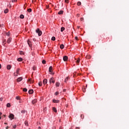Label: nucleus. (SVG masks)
<instances>
[{
    "mask_svg": "<svg viewBox=\"0 0 129 129\" xmlns=\"http://www.w3.org/2000/svg\"><path fill=\"white\" fill-rule=\"evenodd\" d=\"M21 113H25V110H22L21 111Z\"/></svg>",
    "mask_w": 129,
    "mask_h": 129,
    "instance_id": "nucleus-38",
    "label": "nucleus"
},
{
    "mask_svg": "<svg viewBox=\"0 0 129 129\" xmlns=\"http://www.w3.org/2000/svg\"><path fill=\"white\" fill-rule=\"evenodd\" d=\"M86 59H90V58H91V56H86Z\"/></svg>",
    "mask_w": 129,
    "mask_h": 129,
    "instance_id": "nucleus-34",
    "label": "nucleus"
},
{
    "mask_svg": "<svg viewBox=\"0 0 129 129\" xmlns=\"http://www.w3.org/2000/svg\"><path fill=\"white\" fill-rule=\"evenodd\" d=\"M42 64H46V60H42Z\"/></svg>",
    "mask_w": 129,
    "mask_h": 129,
    "instance_id": "nucleus-35",
    "label": "nucleus"
},
{
    "mask_svg": "<svg viewBox=\"0 0 129 129\" xmlns=\"http://www.w3.org/2000/svg\"><path fill=\"white\" fill-rule=\"evenodd\" d=\"M5 124H7V123H5Z\"/></svg>",
    "mask_w": 129,
    "mask_h": 129,
    "instance_id": "nucleus-62",
    "label": "nucleus"
},
{
    "mask_svg": "<svg viewBox=\"0 0 129 129\" xmlns=\"http://www.w3.org/2000/svg\"><path fill=\"white\" fill-rule=\"evenodd\" d=\"M0 119H2V117H0Z\"/></svg>",
    "mask_w": 129,
    "mask_h": 129,
    "instance_id": "nucleus-61",
    "label": "nucleus"
},
{
    "mask_svg": "<svg viewBox=\"0 0 129 129\" xmlns=\"http://www.w3.org/2000/svg\"><path fill=\"white\" fill-rule=\"evenodd\" d=\"M38 129H41V127L39 126V127H38Z\"/></svg>",
    "mask_w": 129,
    "mask_h": 129,
    "instance_id": "nucleus-58",
    "label": "nucleus"
},
{
    "mask_svg": "<svg viewBox=\"0 0 129 129\" xmlns=\"http://www.w3.org/2000/svg\"><path fill=\"white\" fill-rule=\"evenodd\" d=\"M7 107H11V104L10 103H7Z\"/></svg>",
    "mask_w": 129,
    "mask_h": 129,
    "instance_id": "nucleus-28",
    "label": "nucleus"
},
{
    "mask_svg": "<svg viewBox=\"0 0 129 129\" xmlns=\"http://www.w3.org/2000/svg\"><path fill=\"white\" fill-rule=\"evenodd\" d=\"M23 91L24 92H27V91H28V90L27 89V88H24L23 89Z\"/></svg>",
    "mask_w": 129,
    "mask_h": 129,
    "instance_id": "nucleus-30",
    "label": "nucleus"
},
{
    "mask_svg": "<svg viewBox=\"0 0 129 129\" xmlns=\"http://www.w3.org/2000/svg\"><path fill=\"white\" fill-rule=\"evenodd\" d=\"M38 85H39V86H42V82H40L38 83Z\"/></svg>",
    "mask_w": 129,
    "mask_h": 129,
    "instance_id": "nucleus-31",
    "label": "nucleus"
},
{
    "mask_svg": "<svg viewBox=\"0 0 129 129\" xmlns=\"http://www.w3.org/2000/svg\"><path fill=\"white\" fill-rule=\"evenodd\" d=\"M52 101L53 102H54V103H58V102H59V101L58 100L53 99Z\"/></svg>",
    "mask_w": 129,
    "mask_h": 129,
    "instance_id": "nucleus-12",
    "label": "nucleus"
},
{
    "mask_svg": "<svg viewBox=\"0 0 129 129\" xmlns=\"http://www.w3.org/2000/svg\"><path fill=\"white\" fill-rule=\"evenodd\" d=\"M59 2H61V0H60Z\"/></svg>",
    "mask_w": 129,
    "mask_h": 129,
    "instance_id": "nucleus-63",
    "label": "nucleus"
},
{
    "mask_svg": "<svg viewBox=\"0 0 129 129\" xmlns=\"http://www.w3.org/2000/svg\"><path fill=\"white\" fill-rule=\"evenodd\" d=\"M6 129H9V126H7Z\"/></svg>",
    "mask_w": 129,
    "mask_h": 129,
    "instance_id": "nucleus-55",
    "label": "nucleus"
},
{
    "mask_svg": "<svg viewBox=\"0 0 129 129\" xmlns=\"http://www.w3.org/2000/svg\"><path fill=\"white\" fill-rule=\"evenodd\" d=\"M10 42H12V38L9 37L7 40L8 44H10Z\"/></svg>",
    "mask_w": 129,
    "mask_h": 129,
    "instance_id": "nucleus-8",
    "label": "nucleus"
},
{
    "mask_svg": "<svg viewBox=\"0 0 129 129\" xmlns=\"http://www.w3.org/2000/svg\"><path fill=\"white\" fill-rule=\"evenodd\" d=\"M80 62V58H79L77 61H76V63H77V64H79V63Z\"/></svg>",
    "mask_w": 129,
    "mask_h": 129,
    "instance_id": "nucleus-27",
    "label": "nucleus"
},
{
    "mask_svg": "<svg viewBox=\"0 0 129 129\" xmlns=\"http://www.w3.org/2000/svg\"><path fill=\"white\" fill-rule=\"evenodd\" d=\"M52 110H53V111H54V112H57V109H56V108H55V107L52 108Z\"/></svg>",
    "mask_w": 129,
    "mask_h": 129,
    "instance_id": "nucleus-19",
    "label": "nucleus"
},
{
    "mask_svg": "<svg viewBox=\"0 0 129 129\" xmlns=\"http://www.w3.org/2000/svg\"><path fill=\"white\" fill-rule=\"evenodd\" d=\"M20 18V19H24V18H25V16H24L23 15H21Z\"/></svg>",
    "mask_w": 129,
    "mask_h": 129,
    "instance_id": "nucleus-25",
    "label": "nucleus"
},
{
    "mask_svg": "<svg viewBox=\"0 0 129 129\" xmlns=\"http://www.w3.org/2000/svg\"><path fill=\"white\" fill-rule=\"evenodd\" d=\"M13 127V128H16V127H17V125H15Z\"/></svg>",
    "mask_w": 129,
    "mask_h": 129,
    "instance_id": "nucleus-42",
    "label": "nucleus"
},
{
    "mask_svg": "<svg viewBox=\"0 0 129 129\" xmlns=\"http://www.w3.org/2000/svg\"><path fill=\"white\" fill-rule=\"evenodd\" d=\"M0 100H1V101H3V98H1Z\"/></svg>",
    "mask_w": 129,
    "mask_h": 129,
    "instance_id": "nucleus-49",
    "label": "nucleus"
},
{
    "mask_svg": "<svg viewBox=\"0 0 129 129\" xmlns=\"http://www.w3.org/2000/svg\"><path fill=\"white\" fill-rule=\"evenodd\" d=\"M51 40H52V41H55L56 40V38H55V37L53 36L51 38Z\"/></svg>",
    "mask_w": 129,
    "mask_h": 129,
    "instance_id": "nucleus-26",
    "label": "nucleus"
},
{
    "mask_svg": "<svg viewBox=\"0 0 129 129\" xmlns=\"http://www.w3.org/2000/svg\"><path fill=\"white\" fill-rule=\"evenodd\" d=\"M6 35L7 36H8V37H10V36H11V32H8V33H7Z\"/></svg>",
    "mask_w": 129,
    "mask_h": 129,
    "instance_id": "nucleus-20",
    "label": "nucleus"
},
{
    "mask_svg": "<svg viewBox=\"0 0 129 129\" xmlns=\"http://www.w3.org/2000/svg\"><path fill=\"white\" fill-rule=\"evenodd\" d=\"M5 14H8L9 13V9H7L4 11Z\"/></svg>",
    "mask_w": 129,
    "mask_h": 129,
    "instance_id": "nucleus-18",
    "label": "nucleus"
},
{
    "mask_svg": "<svg viewBox=\"0 0 129 129\" xmlns=\"http://www.w3.org/2000/svg\"><path fill=\"white\" fill-rule=\"evenodd\" d=\"M15 2H17V0H12V3H14Z\"/></svg>",
    "mask_w": 129,
    "mask_h": 129,
    "instance_id": "nucleus-47",
    "label": "nucleus"
},
{
    "mask_svg": "<svg viewBox=\"0 0 129 129\" xmlns=\"http://www.w3.org/2000/svg\"><path fill=\"white\" fill-rule=\"evenodd\" d=\"M20 53L21 55H23V54H24V52L23 51H20Z\"/></svg>",
    "mask_w": 129,
    "mask_h": 129,
    "instance_id": "nucleus-39",
    "label": "nucleus"
},
{
    "mask_svg": "<svg viewBox=\"0 0 129 129\" xmlns=\"http://www.w3.org/2000/svg\"><path fill=\"white\" fill-rule=\"evenodd\" d=\"M55 85H56V87H59V86H60V83H59V82H56L55 83Z\"/></svg>",
    "mask_w": 129,
    "mask_h": 129,
    "instance_id": "nucleus-17",
    "label": "nucleus"
},
{
    "mask_svg": "<svg viewBox=\"0 0 129 129\" xmlns=\"http://www.w3.org/2000/svg\"><path fill=\"white\" fill-rule=\"evenodd\" d=\"M64 30H65V28H64V27H61V29H60L61 32H63Z\"/></svg>",
    "mask_w": 129,
    "mask_h": 129,
    "instance_id": "nucleus-23",
    "label": "nucleus"
},
{
    "mask_svg": "<svg viewBox=\"0 0 129 129\" xmlns=\"http://www.w3.org/2000/svg\"><path fill=\"white\" fill-rule=\"evenodd\" d=\"M33 70H36V67H33Z\"/></svg>",
    "mask_w": 129,
    "mask_h": 129,
    "instance_id": "nucleus-44",
    "label": "nucleus"
},
{
    "mask_svg": "<svg viewBox=\"0 0 129 129\" xmlns=\"http://www.w3.org/2000/svg\"><path fill=\"white\" fill-rule=\"evenodd\" d=\"M77 16L78 17H79L80 15H79V14H77Z\"/></svg>",
    "mask_w": 129,
    "mask_h": 129,
    "instance_id": "nucleus-56",
    "label": "nucleus"
},
{
    "mask_svg": "<svg viewBox=\"0 0 129 129\" xmlns=\"http://www.w3.org/2000/svg\"><path fill=\"white\" fill-rule=\"evenodd\" d=\"M64 13V11H60L58 14V15H63V13Z\"/></svg>",
    "mask_w": 129,
    "mask_h": 129,
    "instance_id": "nucleus-14",
    "label": "nucleus"
},
{
    "mask_svg": "<svg viewBox=\"0 0 129 129\" xmlns=\"http://www.w3.org/2000/svg\"><path fill=\"white\" fill-rule=\"evenodd\" d=\"M46 9H49V6H46Z\"/></svg>",
    "mask_w": 129,
    "mask_h": 129,
    "instance_id": "nucleus-53",
    "label": "nucleus"
},
{
    "mask_svg": "<svg viewBox=\"0 0 129 129\" xmlns=\"http://www.w3.org/2000/svg\"><path fill=\"white\" fill-rule=\"evenodd\" d=\"M2 114H3V113H2L0 112V116L2 115Z\"/></svg>",
    "mask_w": 129,
    "mask_h": 129,
    "instance_id": "nucleus-57",
    "label": "nucleus"
},
{
    "mask_svg": "<svg viewBox=\"0 0 129 129\" xmlns=\"http://www.w3.org/2000/svg\"><path fill=\"white\" fill-rule=\"evenodd\" d=\"M32 81V79H30V80H29V81Z\"/></svg>",
    "mask_w": 129,
    "mask_h": 129,
    "instance_id": "nucleus-60",
    "label": "nucleus"
},
{
    "mask_svg": "<svg viewBox=\"0 0 129 129\" xmlns=\"http://www.w3.org/2000/svg\"><path fill=\"white\" fill-rule=\"evenodd\" d=\"M36 33L38 34V36H42V31L40 30V29L38 28L36 30Z\"/></svg>",
    "mask_w": 129,
    "mask_h": 129,
    "instance_id": "nucleus-1",
    "label": "nucleus"
},
{
    "mask_svg": "<svg viewBox=\"0 0 129 129\" xmlns=\"http://www.w3.org/2000/svg\"><path fill=\"white\" fill-rule=\"evenodd\" d=\"M75 39L77 40V41H78V37L77 36L75 37Z\"/></svg>",
    "mask_w": 129,
    "mask_h": 129,
    "instance_id": "nucleus-43",
    "label": "nucleus"
},
{
    "mask_svg": "<svg viewBox=\"0 0 129 129\" xmlns=\"http://www.w3.org/2000/svg\"><path fill=\"white\" fill-rule=\"evenodd\" d=\"M63 61H67L68 60V56L65 55L63 57Z\"/></svg>",
    "mask_w": 129,
    "mask_h": 129,
    "instance_id": "nucleus-6",
    "label": "nucleus"
},
{
    "mask_svg": "<svg viewBox=\"0 0 129 129\" xmlns=\"http://www.w3.org/2000/svg\"><path fill=\"white\" fill-rule=\"evenodd\" d=\"M15 117V116L13 114L11 113L9 116V118H10V119L12 120V119H14V117Z\"/></svg>",
    "mask_w": 129,
    "mask_h": 129,
    "instance_id": "nucleus-4",
    "label": "nucleus"
},
{
    "mask_svg": "<svg viewBox=\"0 0 129 129\" xmlns=\"http://www.w3.org/2000/svg\"><path fill=\"white\" fill-rule=\"evenodd\" d=\"M33 41L35 42L36 41V39L34 38Z\"/></svg>",
    "mask_w": 129,
    "mask_h": 129,
    "instance_id": "nucleus-52",
    "label": "nucleus"
},
{
    "mask_svg": "<svg viewBox=\"0 0 129 129\" xmlns=\"http://www.w3.org/2000/svg\"><path fill=\"white\" fill-rule=\"evenodd\" d=\"M16 99H17V100H20L21 99L20 98V97L17 96L16 97Z\"/></svg>",
    "mask_w": 129,
    "mask_h": 129,
    "instance_id": "nucleus-32",
    "label": "nucleus"
},
{
    "mask_svg": "<svg viewBox=\"0 0 129 129\" xmlns=\"http://www.w3.org/2000/svg\"><path fill=\"white\" fill-rule=\"evenodd\" d=\"M48 82V80L46 79H44L43 81V84L45 85L47 84V82Z\"/></svg>",
    "mask_w": 129,
    "mask_h": 129,
    "instance_id": "nucleus-7",
    "label": "nucleus"
},
{
    "mask_svg": "<svg viewBox=\"0 0 129 129\" xmlns=\"http://www.w3.org/2000/svg\"><path fill=\"white\" fill-rule=\"evenodd\" d=\"M27 11L28 12V13H31L32 12V9L29 8L27 10Z\"/></svg>",
    "mask_w": 129,
    "mask_h": 129,
    "instance_id": "nucleus-24",
    "label": "nucleus"
},
{
    "mask_svg": "<svg viewBox=\"0 0 129 129\" xmlns=\"http://www.w3.org/2000/svg\"><path fill=\"white\" fill-rule=\"evenodd\" d=\"M19 72H20V69H17L16 71V73L17 75H20V74L19 73Z\"/></svg>",
    "mask_w": 129,
    "mask_h": 129,
    "instance_id": "nucleus-16",
    "label": "nucleus"
},
{
    "mask_svg": "<svg viewBox=\"0 0 129 129\" xmlns=\"http://www.w3.org/2000/svg\"><path fill=\"white\" fill-rule=\"evenodd\" d=\"M76 129H80L79 127H76Z\"/></svg>",
    "mask_w": 129,
    "mask_h": 129,
    "instance_id": "nucleus-50",
    "label": "nucleus"
},
{
    "mask_svg": "<svg viewBox=\"0 0 129 129\" xmlns=\"http://www.w3.org/2000/svg\"><path fill=\"white\" fill-rule=\"evenodd\" d=\"M49 83L50 84H51V83H55V79L53 77H52L49 79Z\"/></svg>",
    "mask_w": 129,
    "mask_h": 129,
    "instance_id": "nucleus-2",
    "label": "nucleus"
},
{
    "mask_svg": "<svg viewBox=\"0 0 129 129\" xmlns=\"http://www.w3.org/2000/svg\"><path fill=\"white\" fill-rule=\"evenodd\" d=\"M28 93L29 94H33V93H34V90L33 89L30 90Z\"/></svg>",
    "mask_w": 129,
    "mask_h": 129,
    "instance_id": "nucleus-11",
    "label": "nucleus"
},
{
    "mask_svg": "<svg viewBox=\"0 0 129 129\" xmlns=\"http://www.w3.org/2000/svg\"><path fill=\"white\" fill-rule=\"evenodd\" d=\"M77 5L78 6H81V2H79L77 3Z\"/></svg>",
    "mask_w": 129,
    "mask_h": 129,
    "instance_id": "nucleus-33",
    "label": "nucleus"
},
{
    "mask_svg": "<svg viewBox=\"0 0 129 129\" xmlns=\"http://www.w3.org/2000/svg\"><path fill=\"white\" fill-rule=\"evenodd\" d=\"M12 68V66L8 64L7 66V69H8V70H11V69Z\"/></svg>",
    "mask_w": 129,
    "mask_h": 129,
    "instance_id": "nucleus-9",
    "label": "nucleus"
},
{
    "mask_svg": "<svg viewBox=\"0 0 129 129\" xmlns=\"http://www.w3.org/2000/svg\"><path fill=\"white\" fill-rule=\"evenodd\" d=\"M17 61H18L19 62H22V61H23V58H22L21 57H19L17 59Z\"/></svg>",
    "mask_w": 129,
    "mask_h": 129,
    "instance_id": "nucleus-13",
    "label": "nucleus"
},
{
    "mask_svg": "<svg viewBox=\"0 0 129 129\" xmlns=\"http://www.w3.org/2000/svg\"><path fill=\"white\" fill-rule=\"evenodd\" d=\"M3 43H4V44H6V39H4V40H3Z\"/></svg>",
    "mask_w": 129,
    "mask_h": 129,
    "instance_id": "nucleus-41",
    "label": "nucleus"
},
{
    "mask_svg": "<svg viewBox=\"0 0 129 129\" xmlns=\"http://www.w3.org/2000/svg\"><path fill=\"white\" fill-rule=\"evenodd\" d=\"M60 49H64V45L63 44H61L60 45Z\"/></svg>",
    "mask_w": 129,
    "mask_h": 129,
    "instance_id": "nucleus-21",
    "label": "nucleus"
},
{
    "mask_svg": "<svg viewBox=\"0 0 129 129\" xmlns=\"http://www.w3.org/2000/svg\"><path fill=\"white\" fill-rule=\"evenodd\" d=\"M36 102H37V100H36V99H34V100H32V104H35V103H36Z\"/></svg>",
    "mask_w": 129,
    "mask_h": 129,
    "instance_id": "nucleus-15",
    "label": "nucleus"
},
{
    "mask_svg": "<svg viewBox=\"0 0 129 129\" xmlns=\"http://www.w3.org/2000/svg\"><path fill=\"white\" fill-rule=\"evenodd\" d=\"M14 76H18L17 74V75H16V73H14Z\"/></svg>",
    "mask_w": 129,
    "mask_h": 129,
    "instance_id": "nucleus-45",
    "label": "nucleus"
},
{
    "mask_svg": "<svg viewBox=\"0 0 129 129\" xmlns=\"http://www.w3.org/2000/svg\"><path fill=\"white\" fill-rule=\"evenodd\" d=\"M68 79H69V77L66 78L64 80V82H67V81H68Z\"/></svg>",
    "mask_w": 129,
    "mask_h": 129,
    "instance_id": "nucleus-29",
    "label": "nucleus"
},
{
    "mask_svg": "<svg viewBox=\"0 0 129 129\" xmlns=\"http://www.w3.org/2000/svg\"><path fill=\"white\" fill-rule=\"evenodd\" d=\"M58 94H59V92H56L55 93V95H58Z\"/></svg>",
    "mask_w": 129,
    "mask_h": 129,
    "instance_id": "nucleus-37",
    "label": "nucleus"
},
{
    "mask_svg": "<svg viewBox=\"0 0 129 129\" xmlns=\"http://www.w3.org/2000/svg\"><path fill=\"white\" fill-rule=\"evenodd\" d=\"M25 125H27V126H28L29 125V123H28L27 121H25L24 122Z\"/></svg>",
    "mask_w": 129,
    "mask_h": 129,
    "instance_id": "nucleus-22",
    "label": "nucleus"
},
{
    "mask_svg": "<svg viewBox=\"0 0 129 129\" xmlns=\"http://www.w3.org/2000/svg\"><path fill=\"white\" fill-rule=\"evenodd\" d=\"M63 92H66V89H63Z\"/></svg>",
    "mask_w": 129,
    "mask_h": 129,
    "instance_id": "nucleus-48",
    "label": "nucleus"
},
{
    "mask_svg": "<svg viewBox=\"0 0 129 129\" xmlns=\"http://www.w3.org/2000/svg\"><path fill=\"white\" fill-rule=\"evenodd\" d=\"M27 43H28L30 48H33V45H32V42L31 41L28 40Z\"/></svg>",
    "mask_w": 129,
    "mask_h": 129,
    "instance_id": "nucleus-3",
    "label": "nucleus"
},
{
    "mask_svg": "<svg viewBox=\"0 0 129 129\" xmlns=\"http://www.w3.org/2000/svg\"><path fill=\"white\" fill-rule=\"evenodd\" d=\"M64 2L66 3V4H68V3H69V0H65Z\"/></svg>",
    "mask_w": 129,
    "mask_h": 129,
    "instance_id": "nucleus-36",
    "label": "nucleus"
},
{
    "mask_svg": "<svg viewBox=\"0 0 129 129\" xmlns=\"http://www.w3.org/2000/svg\"><path fill=\"white\" fill-rule=\"evenodd\" d=\"M86 88H87V85H86Z\"/></svg>",
    "mask_w": 129,
    "mask_h": 129,
    "instance_id": "nucleus-59",
    "label": "nucleus"
},
{
    "mask_svg": "<svg viewBox=\"0 0 129 129\" xmlns=\"http://www.w3.org/2000/svg\"><path fill=\"white\" fill-rule=\"evenodd\" d=\"M23 80V78L22 77H19L17 79V81L18 82H21Z\"/></svg>",
    "mask_w": 129,
    "mask_h": 129,
    "instance_id": "nucleus-5",
    "label": "nucleus"
},
{
    "mask_svg": "<svg viewBox=\"0 0 129 129\" xmlns=\"http://www.w3.org/2000/svg\"><path fill=\"white\" fill-rule=\"evenodd\" d=\"M83 91H84V92H85V88L84 89H83Z\"/></svg>",
    "mask_w": 129,
    "mask_h": 129,
    "instance_id": "nucleus-54",
    "label": "nucleus"
},
{
    "mask_svg": "<svg viewBox=\"0 0 129 129\" xmlns=\"http://www.w3.org/2000/svg\"><path fill=\"white\" fill-rule=\"evenodd\" d=\"M83 20H84V19H83V18H81L80 19V20H81V21H83Z\"/></svg>",
    "mask_w": 129,
    "mask_h": 129,
    "instance_id": "nucleus-46",
    "label": "nucleus"
},
{
    "mask_svg": "<svg viewBox=\"0 0 129 129\" xmlns=\"http://www.w3.org/2000/svg\"><path fill=\"white\" fill-rule=\"evenodd\" d=\"M52 70H53V67L52 66H50L49 68V72L52 73Z\"/></svg>",
    "mask_w": 129,
    "mask_h": 129,
    "instance_id": "nucleus-10",
    "label": "nucleus"
},
{
    "mask_svg": "<svg viewBox=\"0 0 129 129\" xmlns=\"http://www.w3.org/2000/svg\"><path fill=\"white\" fill-rule=\"evenodd\" d=\"M81 117L83 119L84 118V115H81Z\"/></svg>",
    "mask_w": 129,
    "mask_h": 129,
    "instance_id": "nucleus-40",
    "label": "nucleus"
},
{
    "mask_svg": "<svg viewBox=\"0 0 129 129\" xmlns=\"http://www.w3.org/2000/svg\"><path fill=\"white\" fill-rule=\"evenodd\" d=\"M0 69H2V64H0Z\"/></svg>",
    "mask_w": 129,
    "mask_h": 129,
    "instance_id": "nucleus-51",
    "label": "nucleus"
}]
</instances>
